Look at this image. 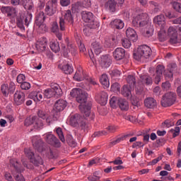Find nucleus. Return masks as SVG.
<instances>
[{"instance_id": "obj_1", "label": "nucleus", "mask_w": 181, "mask_h": 181, "mask_svg": "<svg viewBox=\"0 0 181 181\" xmlns=\"http://www.w3.org/2000/svg\"><path fill=\"white\" fill-rule=\"evenodd\" d=\"M133 25L135 28H144L146 26L148 30L146 31V36L151 37L153 35V25L149 20H148V14L146 13H140L133 18Z\"/></svg>"}, {"instance_id": "obj_2", "label": "nucleus", "mask_w": 181, "mask_h": 181, "mask_svg": "<svg viewBox=\"0 0 181 181\" xmlns=\"http://www.w3.org/2000/svg\"><path fill=\"white\" fill-rule=\"evenodd\" d=\"M88 97V93L85 91H81V93L77 96L76 101L81 105H79V110L84 114L86 119H88V117H90L91 105H87V98Z\"/></svg>"}, {"instance_id": "obj_3", "label": "nucleus", "mask_w": 181, "mask_h": 181, "mask_svg": "<svg viewBox=\"0 0 181 181\" xmlns=\"http://www.w3.org/2000/svg\"><path fill=\"white\" fill-rule=\"evenodd\" d=\"M151 56H152V49L146 45H140L134 52V58L136 60L149 59Z\"/></svg>"}, {"instance_id": "obj_4", "label": "nucleus", "mask_w": 181, "mask_h": 181, "mask_svg": "<svg viewBox=\"0 0 181 181\" xmlns=\"http://www.w3.org/2000/svg\"><path fill=\"white\" fill-rule=\"evenodd\" d=\"M62 15L64 18H59V28L60 30L64 31L66 30V27L67 26V25H69V26H73L74 23V18H73L71 11L70 10L63 11Z\"/></svg>"}, {"instance_id": "obj_5", "label": "nucleus", "mask_w": 181, "mask_h": 181, "mask_svg": "<svg viewBox=\"0 0 181 181\" xmlns=\"http://www.w3.org/2000/svg\"><path fill=\"white\" fill-rule=\"evenodd\" d=\"M10 163L13 166L14 170L13 172V176L16 179V181H25V177L21 175L22 172H23V168L22 165L18 162L16 158H12L10 160Z\"/></svg>"}, {"instance_id": "obj_6", "label": "nucleus", "mask_w": 181, "mask_h": 181, "mask_svg": "<svg viewBox=\"0 0 181 181\" xmlns=\"http://www.w3.org/2000/svg\"><path fill=\"white\" fill-rule=\"evenodd\" d=\"M82 19L87 24L88 28L90 29H97L100 28V22L94 20V15L91 12L83 11L82 13Z\"/></svg>"}, {"instance_id": "obj_7", "label": "nucleus", "mask_w": 181, "mask_h": 181, "mask_svg": "<svg viewBox=\"0 0 181 181\" xmlns=\"http://www.w3.org/2000/svg\"><path fill=\"white\" fill-rule=\"evenodd\" d=\"M25 154L27 158L30 159L31 163H33L35 166H39L40 165H43V159L39 156H35V153L32 151L30 148H25Z\"/></svg>"}, {"instance_id": "obj_8", "label": "nucleus", "mask_w": 181, "mask_h": 181, "mask_svg": "<svg viewBox=\"0 0 181 181\" xmlns=\"http://www.w3.org/2000/svg\"><path fill=\"white\" fill-rule=\"evenodd\" d=\"M176 101V93H165L161 100V105L163 107H170L173 105Z\"/></svg>"}, {"instance_id": "obj_9", "label": "nucleus", "mask_w": 181, "mask_h": 181, "mask_svg": "<svg viewBox=\"0 0 181 181\" xmlns=\"http://www.w3.org/2000/svg\"><path fill=\"white\" fill-rule=\"evenodd\" d=\"M62 94V88L59 84L52 85L51 88H47L44 92V97L46 98H52L54 95H60Z\"/></svg>"}, {"instance_id": "obj_10", "label": "nucleus", "mask_w": 181, "mask_h": 181, "mask_svg": "<svg viewBox=\"0 0 181 181\" xmlns=\"http://www.w3.org/2000/svg\"><path fill=\"white\" fill-rule=\"evenodd\" d=\"M45 19L46 16L43 11H40L36 16L35 25L38 26L39 30H42V32H46L47 30V26H46V24L45 23Z\"/></svg>"}, {"instance_id": "obj_11", "label": "nucleus", "mask_w": 181, "mask_h": 181, "mask_svg": "<svg viewBox=\"0 0 181 181\" xmlns=\"http://www.w3.org/2000/svg\"><path fill=\"white\" fill-rule=\"evenodd\" d=\"M45 11L48 16H53L57 12V0L49 1L46 4Z\"/></svg>"}, {"instance_id": "obj_12", "label": "nucleus", "mask_w": 181, "mask_h": 181, "mask_svg": "<svg viewBox=\"0 0 181 181\" xmlns=\"http://www.w3.org/2000/svg\"><path fill=\"white\" fill-rule=\"evenodd\" d=\"M45 139L49 144V145H52L55 148H60L62 146V144L60 141L58 140L57 137L53 135L52 132H48L45 134Z\"/></svg>"}, {"instance_id": "obj_13", "label": "nucleus", "mask_w": 181, "mask_h": 181, "mask_svg": "<svg viewBox=\"0 0 181 181\" xmlns=\"http://www.w3.org/2000/svg\"><path fill=\"white\" fill-rule=\"evenodd\" d=\"M70 124L72 127H84L86 122H84V117L78 114H76L71 117Z\"/></svg>"}, {"instance_id": "obj_14", "label": "nucleus", "mask_w": 181, "mask_h": 181, "mask_svg": "<svg viewBox=\"0 0 181 181\" xmlns=\"http://www.w3.org/2000/svg\"><path fill=\"white\" fill-rule=\"evenodd\" d=\"M102 52L103 46H101V45H100V43L98 42H93L92 43L90 52H88L89 57L92 62H94V53H95L96 55L98 56V54H100V53H101Z\"/></svg>"}, {"instance_id": "obj_15", "label": "nucleus", "mask_w": 181, "mask_h": 181, "mask_svg": "<svg viewBox=\"0 0 181 181\" xmlns=\"http://www.w3.org/2000/svg\"><path fill=\"white\" fill-rule=\"evenodd\" d=\"M168 36L170 38V43L176 45L177 43V26H170L168 29Z\"/></svg>"}, {"instance_id": "obj_16", "label": "nucleus", "mask_w": 181, "mask_h": 181, "mask_svg": "<svg viewBox=\"0 0 181 181\" xmlns=\"http://www.w3.org/2000/svg\"><path fill=\"white\" fill-rule=\"evenodd\" d=\"M25 127L34 125L35 128H42L43 127V122L37 117H28L25 120Z\"/></svg>"}, {"instance_id": "obj_17", "label": "nucleus", "mask_w": 181, "mask_h": 181, "mask_svg": "<svg viewBox=\"0 0 181 181\" xmlns=\"http://www.w3.org/2000/svg\"><path fill=\"white\" fill-rule=\"evenodd\" d=\"M107 131L103 130L96 132L94 133V136H102V135H108V134H114V132H117V129H118V126L110 124L106 127Z\"/></svg>"}, {"instance_id": "obj_18", "label": "nucleus", "mask_w": 181, "mask_h": 181, "mask_svg": "<svg viewBox=\"0 0 181 181\" xmlns=\"http://www.w3.org/2000/svg\"><path fill=\"white\" fill-rule=\"evenodd\" d=\"M1 11L4 15H7L8 18H16L18 15V11L12 6H2Z\"/></svg>"}, {"instance_id": "obj_19", "label": "nucleus", "mask_w": 181, "mask_h": 181, "mask_svg": "<svg viewBox=\"0 0 181 181\" xmlns=\"http://www.w3.org/2000/svg\"><path fill=\"white\" fill-rule=\"evenodd\" d=\"M32 144L34 148L37 152H43V141L39 136H34L32 137Z\"/></svg>"}, {"instance_id": "obj_20", "label": "nucleus", "mask_w": 181, "mask_h": 181, "mask_svg": "<svg viewBox=\"0 0 181 181\" xmlns=\"http://www.w3.org/2000/svg\"><path fill=\"white\" fill-rule=\"evenodd\" d=\"M62 47L64 57H69V52L71 53L72 56H76V53H77V47L73 44L68 45L66 49L64 45H62Z\"/></svg>"}, {"instance_id": "obj_21", "label": "nucleus", "mask_w": 181, "mask_h": 181, "mask_svg": "<svg viewBox=\"0 0 181 181\" xmlns=\"http://www.w3.org/2000/svg\"><path fill=\"white\" fill-rule=\"evenodd\" d=\"M163 71H165V66L162 65H158L156 67V72L153 75L154 83H156V84H159V83L160 82Z\"/></svg>"}, {"instance_id": "obj_22", "label": "nucleus", "mask_w": 181, "mask_h": 181, "mask_svg": "<svg viewBox=\"0 0 181 181\" xmlns=\"http://www.w3.org/2000/svg\"><path fill=\"white\" fill-rule=\"evenodd\" d=\"M14 103L16 105H22L25 103V93L17 90L14 93Z\"/></svg>"}, {"instance_id": "obj_23", "label": "nucleus", "mask_w": 181, "mask_h": 181, "mask_svg": "<svg viewBox=\"0 0 181 181\" xmlns=\"http://www.w3.org/2000/svg\"><path fill=\"white\" fill-rule=\"evenodd\" d=\"M95 100L98 104H100V105H106L107 102L108 101V95L107 93L102 91L96 95Z\"/></svg>"}, {"instance_id": "obj_24", "label": "nucleus", "mask_w": 181, "mask_h": 181, "mask_svg": "<svg viewBox=\"0 0 181 181\" xmlns=\"http://www.w3.org/2000/svg\"><path fill=\"white\" fill-rule=\"evenodd\" d=\"M152 78L148 75H141L140 76V81L139 82V86H140L141 88H144V85L146 86H152Z\"/></svg>"}, {"instance_id": "obj_25", "label": "nucleus", "mask_w": 181, "mask_h": 181, "mask_svg": "<svg viewBox=\"0 0 181 181\" xmlns=\"http://www.w3.org/2000/svg\"><path fill=\"white\" fill-rule=\"evenodd\" d=\"M115 60H122L125 57V49L122 47H117L112 53Z\"/></svg>"}, {"instance_id": "obj_26", "label": "nucleus", "mask_w": 181, "mask_h": 181, "mask_svg": "<svg viewBox=\"0 0 181 181\" xmlns=\"http://www.w3.org/2000/svg\"><path fill=\"white\" fill-rule=\"evenodd\" d=\"M36 48L40 52H45L47 49V39L46 37L40 38L37 42Z\"/></svg>"}, {"instance_id": "obj_27", "label": "nucleus", "mask_w": 181, "mask_h": 181, "mask_svg": "<svg viewBox=\"0 0 181 181\" xmlns=\"http://www.w3.org/2000/svg\"><path fill=\"white\" fill-rule=\"evenodd\" d=\"M155 25H158L160 28H165L166 26V18L165 16L158 15L153 18Z\"/></svg>"}, {"instance_id": "obj_28", "label": "nucleus", "mask_w": 181, "mask_h": 181, "mask_svg": "<svg viewBox=\"0 0 181 181\" xmlns=\"http://www.w3.org/2000/svg\"><path fill=\"white\" fill-rule=\"evenodd\" d=\"M126 35L132 40V42H136L138 40V35H136V31L134 28H128L126 30Z\"/></svg>"}, {"instance_id": "obj_29", "label": "nucleus", "mask_w": 181, "mask_h": 181, "mask_svg": "<svg viewBox=\"0 0 181 181\" xmlns=\"http://www.w3.org/2000/svg\"><path fill=\"white\" fill-rule=\"evenodd\" d=\"M119 5H122L124 4V0H117ZM106 6H107L111 12H115V7L117 6L116 0H108L106 4Z\"/></svg>"}, {"instance_id": "obj_30", "label": "nucleus", "mask_w": 181, "mask_h": 181, "mask_svg": "<svg viewBox=\"0 0 181 181\" xmlns=\"http://www.w3.org/2000/svg\"><path fill=\"white\" fill-rule=\"evenodd\" d=\"M111 59L110 57H108V55L102 56L100 60V64L101 67H103L104 69H107L111 66Z\"/></svg>"}, {"instance_id": "obj_31", "label": "nucleus", "mask_w": 181, "mask_h": 181, "mask_svg": "<svg viewBox=\"0 0 181 181\" xmlns=\"http://www.w3.org/2000/svg\"><path fill=\"white\" fill-rule=\"evenodd\" d=\"M67 107V102L64 100H59L54 104V110L60 112Z\"/></svg>"}, {"instance_id": "obj_32", "label": "nucleus", "mask_w": 181, "mask_h": 181, "mask_svg": "<svg viewBox=\"0 0 181 181\" xmlns=\"http://www.w3.org/2000/svg\"><path fill=\"white\" fill-rule=\"evenodd\" d=\"M87 77L82 69H78L74 76V78L76 81H83V80H86Z\"/></svg>"}, {"instance_id": "obj_33", "label": "nucleus", "mask_w": 181, "mask_h": 181, "mask_svg": "<svg viewBox=\"0 0 181 181\" xmlns=\"http://www.w3.org/2000/svg\"><path fill=\"white\" fill-rule=\"evenodd\" d=\"M144 105H145V107H146L147 108L153 109V108H156L157 103H156V100L153 98H147L144 100Z\"/></svg>"}, {"instance_id": "obj_34", "label": "nucleus", "mask_w": 181, "mask_h": 181, "mask_svg": "<svg viewBox=\"0 0 181 181\" xmlns=\"http://www.w3.org/2000/svg\"><path fill=\"white\" fill-rule=\"evenodd\" d=\"M110 26L113 29H123L124 28V21L120 19H115L110 23Z\"/></svg>"}, {"instance_id": "obj_35", "label": "nucleus", "mask_w": 181, "mask_h": 181, "mask_svg": "<svg viewBox=\"0 0 181 181\" xmlns=\"http://www.w3.org/2000/svg\"><path fill=\"white\" fill-rule=\"evenodd\" d=\"M177 66L176 64H170L168 66V71L166 72L165 76L168 78H172L173 77V71H175Z\"/></svg>"}, {"instance_id": "obj_36", "label": "nucleus", "mask_w": 181, "mask_h": 181, "mask_svg": "<svg viewBox=\"0 0 181 181\" xmlns=\"http://www.w3.org/2000/svg\"><path fill=\"white\" fill-rule=\"evenodd\" d=\"M58 67H59V69L62 70V71H64V73L65 74H71V73H73V71H74L73 66H71L69 64H67L66 65L59 64L58 66Z\"/></svg>"}, {"instance_id": "obj_37", "label": "nucleus", "mask_w": 181, "mask_h": 181, "mask_svg": "<svg viewBox=\"0 0 181 181\" xmlns=\"http://www.w3.org/2000/svg\"><path fill=\"white\" fill-rule=\"evenodd\" d=\"M30 98L35 103H39V101H42V100H43V95L40 92H32L30 94Z\"/></svg>"}, {"instance_id": "obj_38", "label": "nucleus", "mask_w": 181, "mask_h": 181, "mask_svg": "<svg viewBox=\"0 0 181 181\" xmlns=\"http://www.w3.org/2000/svg\"><path fill=\"white\" fill-rule=\"evenodd\" d=\"M100 81L103 87H106V88L110 87V79H108V76L107 74H102L100 77Z\"/></svg>"}, {"instance_id": "obj_39", "label": "nucleus", "mask_w": 181, "mask_h": 181, "mask_svg": "<svg viewBox=\"0 0 181 181\" xmlns=\"http://www.w3.org/2000/svg\"><path fill=\"white\" fill-rule=\"evenodd\" d=\"M119 107L122 111H128V110H129L128 101L125 100L124 99H119Z\"/></svg>"}, {"instance_id": "obj_40", "label": "nucleus", "mask_w": 181, "mask_h": 181, "mask_svg": "<svg viewBox=\"0 0 181 181\" xmlns=\"http://www.w3.org/2000/svg\"><path fill=\"white\" fill-rule=\"evenodd\" d=\"M158 38L160 42H165V40L168 39V34L165 30V28H160V30L158 32Z\"/></svg>"}, {"instance_id": "obj_41", "label": "nucleus", "mask_w": 181, "mask_h": 181, "mask_svg": "<svg viewBox=\"0 0 181 181\" xmlns=\"http://www.w3.org/2000/svg\"><path fill=\"white\" fill-rule=\"evenodd\" d=\"M88 180L90 181H96V180H100L101 179V171H95L93 173V175L92 176H89L88 177Z\"/></svg>"}, {"instance_id": "obj_42", "label": "nucleus", "mask_w": 181, "mask_h": 181, "mask_svg": "<svg viewBox=\"0 0 181 181\" xmlns=\"http://www.w3.org/2000/svg\"><path fill=\"white\" fill-rule=\"evenodd\" d=\"M21 18H23V21L24 19V22H25V24L26 26H29V23H30V22H32V18H33V16H32V13H26V14H24L23 16H21Z\"/></svg>"}, {"instance_id": "obj_43", "label": "nucleus", "mask_w": 181, "mask_h": 181, "mask_svg": "<svg viewBox=\"0 0 181 181\" xmlns=\"http://www.w3.org/2000/svg\"><path fill=\"white\" fill-rule=\"evenodd\" d=\"M23 5L25 9H28V11H33L35 8V5L33 4V1L32 0H26V2H23Z\"/></svg>"}, {"instance_id": "obj_44", "label": "nucleus", "mask_w": 181, "mask_h": 181, "mask_svg": "<svg viewBox=\"0 0 181 181\" xmlns=\"http://www.w3.org/2000/svg\"><path fill=\"white\" fill-rule=\"evenodd\" d=\"M132 86H129L128 85H124L122 90V94L124 97H129L131 94V89Z\"/></svg>"}, {"instance_id": "obj_45", "label": "nucleus", "mask_w": 181, "mask_h": 181, "mask_svg": "<svg viewBox=\"0 0 181 181\" xmlns=\"http://www.w3.org/2000/svg\"><path fill=\"white\" fill-rule=\"evenodd\" d=\"M49 47L52 52H54V53H57V52L60 51V46L59 45V42L52 41L50 42Z\"/></svg>"}, {"instance_id": "obj_46", "label": "nucleus", "mask_w": 181, "mask_h": 181, "mask_svg": "<svg viewBox=\"0 0 181 181\" xmlns=\"http://www.w3.org/2000/svg\"><path fill=\"white\" fill-rule=\"evenodd\" d=\"M57 119H59V115H48L46 121L47 124H53V122L57 121Z\"/></svg>"}, {"instance_id": "obj_47", "label": "nucleus", "mask_w": 181, "mask_h": 181, "mask_svg": "<svg viewBox=\"0 0 181 181\" xmlns=\"http://www.w3.org/2000/svg\"><path fill=\"white\" fill-rule=\"evenodd\" d=\"M1 90L4 97L9 95V86L8 84L1 85Z\"/></svg>"}, {"instance_id": "obj_48", "label": "nucleus", "mask_w": 181, "mask_h": 181, "mask_svg": "<svg viewBox=\"0 0 181 181\" xmlns=\"http://www.w3.org/2000/svg\"><path fill=\"white\" fill-rule=\"evenodd\" d=\"M110 107H112V108H115L117 107V104H119V99H118L115 96H112L110 98Z\"/></svg>"}, {"instance_id": "obj_49", "label": "nucleus", "mask_w": 181, "mask_h": 181, "mask_svg": "<svg viewBox=\"0 0 181 181\" xmlns=\"http://www.w3.org/2000/svg\"><path fill=\"white\" fill-rule=\"evenodd\" d=\"M170 4L173 5V9L176 11V12H179V13H181V4L176 1H170Z\"/></svg>"}, {"instance_id": "obj_50", "label": "nucleus", "mask_w": 181, "mask_h": 181, "mask_svg": "<svg viewBox=\"0 0 181 181\" xmlns=\"http://www.w3.org/2000/svg\"><path fill=\"white\" fill-rule=\"evenodd\" d=\"M82 90L81 88H75L71 90L70 95L71 97H76L77 100V97H78V95L81 94Z\"/></svg>"}, {"instance_id": "obj_51", "label": "nucleus", "mask_w": 181, "mask_h": 181, "mask_svg": "<svg viewBox=\"0 0 181 181\" xmlns=\"http://www.w3.org/2000/svg\"><path fill=\"white\" fill-rule=\"evenodd\" d=\"M127 81L130 87H134L135 86V76L129 75L127 78Z\"/></svg>"}, {"instance_id": "obj_52", "label": "nucleus", "mask_w": 181, "mask_h": 181, "mask_svg": "<svg viewBox=\"0 0 181 181\" xmlns=\"http://www.w3.org/2000/svg\"><path fill=\"white\" fill-rule=\"evenodd\" d=\"M56 132L60 139L62 142H66V139H64V134H63V131L62 130V128L59 127L57 129Z\"/></svg>"}, {"instance_id": "obj_53", "label": "nucleus", "mask_w": 181, "mask_h": 181, "mask_svg": "<svg viewBox=\"0 0 181 181\" xmlns=\"http://www.w3.org/2000/svg\"><path fill=\"white\" fill-rule=\"evenodd\" d=\"M17 26L21 29V30H25V26L23 25V18L22 16L17 18Z\"/></svg>"}, {"instance_id": "obj_54", "label": "nucleus", "mask_w": 181, "mask_h": 181, "mask_svg": "<svg viewBox=\"0 0 181 181\" xmlns=\"http://www.w3.org/2000/svg\"><path fill=\"white\" fill-rule=\"evenodd\" d=\"M121 88V86H119V83H115L111 86V91H113V93H118Z\"/></svg>"}, {"instance_id": "obj_55", "label": "nucleus", "mask_w": 181, "mask_h": 181, "mask_svg": "<svg viewBox=\"0 0 181 181\" xmlns=\"http://www.w3.org/2000/svg\"><path fill=\"white\" fill-rule=\"evenodd\" d=\"M122 46L125 49H129L131 47V41L127 38L122 40Z\"/></svg>"}, {"instance_id": "obj_56", "label": "nucleus", "mask_w": 181, "mask_h": 181, "mask_svg": "<svg viewBox=\"0 0 181 181\" xmlns=\"http://www.w3.org/2000/svg\"><path fill=\"white\" fill-rule=\"evenodd\" d=\"M59 31V24H57V22H54L52 25V32H53V33H57V32Z\"/></svg>"}, {"instance_id": "obj_57", "label": "nucleus", "mask_w": 181, "mask_h": 181, "mask_svg": "<svg viewBox=\"0 0 181 181\" xmlns=\"http://www.w3.org/2000/svg\"><path fill=\"white\" fill-rule=\"evenodd\" d=\"M37 115L40 118H42V119H46L49 114H46V112L43 110H39Z\"/></svg>"}, {"instance_id": "obj_58", "label": "nucleus", "mask_w": 181, "mask_h": 181, "mask_svg": "<svg viewBox=\"0 0 181 181\" xmlns=\"http://www.w3.org/2000/svg\"><path fill=\"white\" fill-rule=\"evenodd\" d=\"M170 132H173V138H176V136L180 134V127H177L175 129H172Z\"/></svg>"}, {"instance_id": "obj_59", "label": "nucleus", "mask_w": 181, "mask_h": 181, "mask_svg": "<svg viewBox=\"0 0 181 181\" xmlns=\"http://www.w3.org/2000/svg\"><path fill=\"white\" fill-rule=\"evenodd\" d=\"M25 80H26V77L25 76V75L20 74L19 75H18L17 76V82L19 84H22V83H23V81H25Z\"/></svg>"}, {"instance_id": "obj_60", "label": "nucleus", "mask_w": 181, "mask_h": 181, "mask_svg": "<svg viewBox=\"0 0 181 181\" xmlns=\"http://www.w3.org/2000/svg\"><path fill=\"white\" fill-rule=\"evenodd\" d=\"M149 5L154 8L155 12H158L159 11V4H158V3H155V1H150Z\"/></svg>"}, {"instance_id": "obj_61", "label": "nucleus", "mask_w": 181, "mask_h": 181, "mask_svg": "<svg viewBox=\"0 0 181 181\" xmlns=\"http://www.w3.org/2000/svg\"><path fill=\"white\" fill-rule=\"evenodd\" d=\"M124 119L130 121V122H135L136 121V117L131 116L129 115H126L124 116Z\"/></svg>"}, {"instance_id": "obj_62", "label": "nucleus", "mask_w": 181, "mask_h": 181, "mask_svg": "<svg viewBox=\"0 0 181 181\" xmlns=\"http://www.w3.org/2000/svg\"><path fill=\"white\" fill-rule=\"evenodd\" d=\"M22 90H30V83L28 82H23L21 85Z\"/></svg>"}, {"instance_id": "obj_63", "label": "nucleus", "mask_w": 181, "mask_h": 181, "mask_svg": "<svg viewBox=\"0 0 181 181\" xmlns=\"http://www.w3.org/2000/svg\"><path fill=\"white\" fill-rule=\"evenodd\" d=\"M80 8H81V3L80 2H77V3H75L74 4H72V11H75V12L78 11Z\"/></svg>"}, {"instance_id": "obj_64", "label": "nucleus", "mask_w": 181, "mask_h": 181, "mask_svg": "<svg viewBox=\"0 0 181 181\" xmlns=\"http://www.w3.org/2000/svg\"><path fill=\"white\" fill-rule=\"evenodd\" d=\"M82 6L83 8H90L91 6V0H83Z\"/></svg>"}]
</instances>
